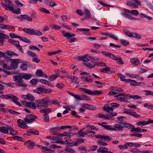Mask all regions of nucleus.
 <instances>
[{"mask_svg": "<svg viewBox=\"0 0 153 153\" xmlns=\"http://www.w3.org/2000/svg\"><path fill=\"white\" fill-rule=\"evenodd\" d=\"M49 100L47 98H45L42 100H36V105L37 107L39 109L41 108V107L45 108L48 107V103Z\"/></svg>", "mask_w": 153, "mask_h": 153, "instance_id": "1", "label": "nucleus"}, {"mask_svg": "<svg viewBox=\"0 0 153 153\" xmlns=\"http://www.w3.org/2000/svg\"><path fill=\"white\" fill-rule=\"evenodd\" d=\"M80 89L81 91L90 95L98 96L102 94L103 93L101 90H96L92 91L89 89L84 88H80Z\"/></svg>", "mask_w": 153, "mask_h": 153, "instance_id": "2", "label": "nucleus"}, {"mask_svg": "<svg viewBox=\"0 0 153 153\" xmlns=\"http://www.w3.org/2000/svg\"><path fill=\"white\" fill-rule=\"evenodd\" d=\"M120 124H115V131L117 129L119 131L123 130V128H126L129 129H132L134 127L133 125L129 124L124 122L120 123Z\"/></svg>", "mask_w": 153, "mask_h": 153, "instance_id": "3", "label": "nucleus"}, {"mask_svg": "<svg viewBox=\"0 0 153 153\" xmlns=\"http://www.w3.org/2000/svg\"><path fill=\"white\" fill-rule=\"evenodd\" d=\"M62 33L63 34L64 37L69 39L70 42L72 43L77 41L76 39L75 38L72 37L75 36V34L70 32H66L65 30H63Z\"/></svg>", "mask_w": 153, "mask_h": 153, "instance_id": "4", "label": "nucleus"}, {"mask_svg": "<svg viewBox=\"0 0 153 153\" xmlns=\"http://www.w3.org/2000/svg\"><path fill=\"white\" fill-rule=\"evenodd\" d=\"M10 61L11 62L10 64V67L11 69H16L18 67L19 63H22V61L20 59H10Z\"/></svg>", "mask_w": 153, "mask_h": 153, "instance_id": "5", "label": "nucleus"}, {"mask_svg": "<svg viewBox=\"0 0 153 153\" xmlns=\"http://www.w3.org/2000/svg\"><path fill=\"white\" fill-rule=\"evenodd\" d=\"M13 56H18V55L15 52L12 51H8L6 52L5 54L0 51V57H3L6 59H9Z\"/></svg>", "mask_w": 153, "mask_h": 153, "instance_id": "6", "label": "nucleus"}, {"mask_svg": "<svg viewBox=\"0 0 153 153\" xmlns=\"http://www.w3.org/2000/svg\"><path fill=\"white\" fill-rule=\"evenodd\" d=\"M5 4L1 3L2 6L6 10H13V4L10 0H5Z\"/></svg>", "mask_w": 153, "mask_h": 153, "instance_id": "7", "label": "nucleus"}, {"mask_svg": "<svg viewBox=\"0 0 153 153\" xmlns=\"http://www.w3.org/2000/svg\"><path fill=\"white\" fill-rule=\"evenodd\" d=\"M37 118V117L33 114H28L24 118V120L27 123H31Z\"/></svg>", "mask_w": 153, "mask_h": 153, "instance_id": "8", "label": "nucleus"}, {"mask_svg": "<svg viewBox=\"0 0 153 153\" xmlns=\"http://www.w3.org/2000/svg\"><path fill=\"white\" fill-rule=\"evenodd\" d=\"M17 19L19 20L20 21H22L24 19L29 21H32V18L30 16H29L27 15H21L17 17Z\"/></svg>", "mask_w": 153, "mask_h": 153, "instance_id": "9", "label": "nucleus"}, {"mask_svg": "<svg viewBox=\"0 0 153 153\" xmlns=\"http://www.w3.org/2000/svg\"><path fill=\"white\" fill-rule=\"evenodd\" d=\"M126 94H123L122 93H120L119 94H118V93L115 92V97L123 96L124 97L123 102L126 103L130 102L131 101L130 99V98H129L128 97H126Z\"/></svg>", "mask_w": 153, "mask_h": 153, "instance_id": "10", "label": "nucleus"}, {"mask_svg": "<svg viewBox=\"0 0 153 153\" xmlns=\"http://www.w3.org/2000/svg\"><path fill=\"white\" fill-rule=\"evenodd\" d=\"M124 13H122V14L125 17L130 19H133L132 16L129 14L131 13L130 10L125 8L124 9Z\"/></svg>", "mask_w": 153, "mask_h": 153, "instance_id": "11", "label": "nucleus"}, {"mask_svg": "<svg viewBox=\"0 0 153 153\" xmlns=\"http://www.w3.org/2000/svg\"><path fill=\"white\" fill-rule=\"evenodd\" d=\"M97 139H100V140H103L105 141H109L112 138L109 136L107 135H103L100 134H98V136H96Z\"/></svg>", "mask_w": 153, "mask_h": 153, "instance_id": "12", "label": "nucleus"}, {"mask_svg": "<svg viewBox=\"0 0 153 153\" xmlns=\"http://www.w3.org/2000/svg\"><path fill=\"white\" fill-rule=\"evenodd\" d=\"M153 123V120H148L147 121H140L137 123L136 124L137 126H140L142 125V126H144L148 125L149 123Z\"/></svg>", "mask_w": 153, "mask_h": 153, "instance_id": "13", "label": "nucleus"}, {"mask_svg": "<svg viewBox=\"0 0 153 153\" xmlns=\"http://www.w3.org/2000/svg\"><path fill=\"white\" fill-rule=\"evenodd\" d=\"M103 108L104 111L108 113H112L114 110L113 108L112 107H110L108 104H105Z\"/></svg>", "mask_w": 153, "mask_h": 153, "instance_id": "14", "label": "nucleus"}, {"mask_svg": "<svg viewBox=\"0 0 153 153\" xmlns=\"http://www.w3.org/2000/svg\"><path fill=\"white\" fill-rule=\"evenodd\" d=\"M36 100L35 102H25L26 105L28 108H30L31 109H35L36 108Z\"/></svg>", "mask_w": 153, "mask_h": 153, "instance_id": "15", "label": "nucleus"}, {"mask_svg": "<svg viewBox=\"0 0 153 153\" xmlns=\"http://www.w3.org/2000/svg\"><path fill=\"white\" fill-rule=\"evenodd\" d=\"M130 131L131 132H135L137 133L142 132H146L147 131V130L146 129H141L140 128L138 127L134 128V127L132 128V129L130 130Z\"/></svg>", "mask_w": 153, "mask_h": 153, "instance_id": "16", "label": "nucleus"}, {"mask_svg": "<svg viewBox=\"0 0 153 153\" xmlns=\"http://www.w3.org/2000/svg\"><path fill=\"white\" fill-rule=\"evenodd\" d=\"M20 75L22 77V78L25 80L30 79L33 76L30 74L25 73L20 74Z\"/></svg>", "mask_w": 153, "mask_h": 153, "instance_id": "17", "label": "nucleus"}, {"mask_svg": "<svg viewBox=\"0 0 153 153\" xmlns=\"http://www.w3.org/2000/svg\"><path fill=\"white\" fill-rule=\"evenodd\" d=\"M69 94L71 96H72L74 98H75L76 100H84L83 95H82L81 97L79 96L76 94H74L73 93L71 92H69Z\"/></svg>", "mask_w": 153, "mask_h": 153, "instance_id": "18", "label": "nucleus"}, {"mask_svg": "<svg viewBox=\"0 0 153 153\" xmlns=\"http://www.w3.org/2000/svg\"><path fill=\"white\" fill-rule=\"evenodd\" d=\"M26 143L28 144L27 147L29 149H33L35 145L34 142L31 141L30 140L25 141V144H26Z\"/></svg>", "mask_w": 153, "mask_h": 153, "instance_id": "19", "label": "nucleus"}, {"mask_svg": "<svg viewBox=\"0 0 153 153\" xmlns=\"http://www.w3.org/2000/svg\"><path fill=\"white\" fill-rule=\"evenodd\" d=\"M8 131H10V133L12 135H18V132L10 126H7Z\"/></svg>", "mask_w": 153, "mask_h": 153, "instance_id": "20", "label": "nucleus"}, {"mask_svg": "<svg viewBox=\"0 0 153 153\" xmlns=\"http://www.w3.org/2000/svg\"><path fill=\"white\" fill-rule=\"evenodd\" d=\"M126 97H128L129 98L133 99L134 100H138L142 98V97L138 95H132L129 94H126Z\"/></svg>", "mask_w": 153, "mask_h": 153, "instance_id": "21", "label": "nucleus"}, {"mask_svg": "<svg viewBox=\"0 0 153 153\" xmlns=\"http://www.w3.org/2000/svg\"><path fill=\"white\" fill-rule=\"evenodd\" d=\"M44 89L43 88L39 87L37 88L35 90H33L34 93H36L39 94H42V93H44Z\"/></svg>", "mask_w": 153, "mask_h": 153, "instance_id": "22", "label": "nucleus"}, {"mask_svg": "<svg viewBox=\"0 0 153 153\" xmlns=\"http://www.w3.org/2000/svg\"><path fill=\"white\" fill-rule=\"evenodd\" d=\"M102 53L106 57H109L110 58L114 60H115V56L114 55L109 53H107L105 51H102Z\"/></svg>", "mask_w": 153, "mask_h": 153, "instance_id": "23", "label": "nucleus"}, {"mask_svg": "<svg viewBox=\"0 0 153 153\" xmlns=\"http://www.w3.org/2000/svg\"><path fill=\"white\" fill-rule=\"evenodd\" d=\"M89 56L88 54H86L84 56L79 57V59L80 60L87 62L89 61Z\"/></svg>", "mask_w": 153, "mask_h": 153, "instance_id": "24", "label": "nucleus"}, {"mask_svg": "<svg viewBox=\"0 0 153 153\" xmlns=\"http://www.w3.org/2000/svg\"><path fill=\"white\" fill-rule=\"evenodd\" d=\"M115 61L119 65H122L124 64L123 59L120 56H117L115 57Z\"/></svg>", "mask_w": 153, "mask_h": 153, "instance_id": "25", "label": "nucleus"}, {"mask_svg": "<svg viewBox=\"0 0 153 153\" xmlns=\"http://www.w3.org/2000/svg\"><path fill=\"white\" fill-rule=\"evenodd\" d=\"M131 62L133 65H137L140 64V60L136 58H132L131 59Z\"/></svg>", "mask_w": 153, "mask_h": 153, "instance_id": "26", "label": "nucleus"}, {"mask_svg": "<svg viewBox=\"0 0 153 153\" xmlns=\"http://www.w3.org/2000/svg\"><path fill=\"white\" fill-rule=\"evenodd\" d=\"M27 132L28 133H31L35 135H38L39 134V132L38 131L34 129H28Z\"/></svg>", "mask_w": 153, "mask_h": 153, "instance_id": "27", "label": "nucleus"}, {"mask_svg": "<svg viewBox=\"0 0 153 153\" xmlns=\"http://www.w3.org/2000/svg\"><path fill=\"white\" fill-rule=\"evenodd\" d=\"M108 150V149L106 148L101 147L97 150V152L98 153H105Z\"/></svg>", "mask_w": 153, "mask_h": 153, "instance_id": "28", "label": "nucleus"}, {"mask_svg": "<svg viewBox=\"0 0 153 153\" xmlns=\"http://www.w3.org/2000/svg\"><path fill=\"white\" fill-rule=\"evenodd\" d=\"M8 128L7 126L5 127H0V131L2 133L7 134L8 133Z\"/></svg>", "mask_w": 153, "mask_h": 153, "instance_id": "29", "label": "nucleus"}, {"mask_svg": "<svg viewBox=\"0 0 153 153\" xmlns=\"http://www.w3.org/2000/svg\"><path fill=\"white\" fill-rule=\"evenodd\" d=\"M32 35H36L38 36H41L42 35V33L38 30L33 29Z\"/></svg>", "mask_w": 153, "mask_h": 153, "instance_id": "30", "label": "nucleus"}, {"mask_svg": "<svg viewBox=\"0 0 153 153\" xmlns=\"http://www.w3.org/2000/svg\"><path fill=\"white\" fill-rule=\"evenodd\" d=\"M6 96L7 100L12 99V101H13V100H16V97L12 94H9L8 95H6Z\"/></svg>", "mask_w": 153, "mask_h": 153, "instance_id": "31", "label": "nucleus"}, {"mask_svg": "<svg viewBox=\"0 0 153 153\" xmlns=\"http://www.w3.org/2000/svg\"><path fill=\"white\" fill-rule=\"evenodd\" d=\"M85 17L88 18H91V14L90 11L88 9H85Z\"/></svg>", "mask_w": 153, "mask_h": 153, "instance_id": "32", "label": "nucleus"}, {"mask_svg": "<svg viewBox=\"0 0 153 153\" xmlns=\"http://www.w3.org/2000/svg\"><path fill=\"white\" fill-rule=\"evenodd\" d=\"M13 78L16 83H17L20 81H21V80L22 79V77L21 76H20L17 75L14 76H13Z\"/></svg>", "mask_w": 153, "mask_h": 153, "instance_id": "33", "label": "nucleus"}, {"mask_svg": "<svg viewBox=\"0 0 153 153\" xmlns=\"http://www.w3.org/2000/svg\"><path fill=\"white\" fill-rule=\"evenodd\" d=\"M124 113L132 115L133 114L136 113L135 111L134 110H131L130 109H126L124 111Z\"/></svg>", "mask_w": 153, "mask_h": 153, "instance_id": "34", "label": "nucleus"}, {"mask_svg": "<svg viewBox=\"0 0 153 153\" xmlns=\"http://www.w3.org/2000/svg\"><path fill=\"white\" fill-rule=\"evenodd\" d=\"M85 128H82L78 132V134L82 137H84L85 135L88 134L86 132L84 131Z\"/></svg>", "mask_w": 153, "mask_h": 153, "instance_id": "35", "label": "nucleus"}, {"mask_svg": "<svg viewBox=\"0 0 153 153\" xmlns=\"http://www.w3.org/2000/svg\"><path fill=\"white\" fill-rule=\"evenodd\" d=\"M23 31L25 33H27L28 34L30 35H32V32L33 31V29H29L27 28H25L23 29Z\"/></svg>", "mask_w": 153, "mask_h": 153, "instance_id": "36", "label": "nucleus"}, {"mask_svg": "<svg viewBox=\"0 0 153 153\" xmlns=\"http://www.w3.org/2000/svg\"><path fill=\"white\" fill-rule=\"evenodd\" d=\"M59 75L58 74L56 73V75L53 74L50 76L49 77V79L51 81H52L54 80H55L57 77H59Z\"/></svg>", "mask_w": 153, "mask_h": 153, "instance_id": "37", "label": "nucleus"}, {"mask_svg": "<svg viewBox=\"0 0 153 153\" xmlns=\"http://www.w3.org/2000/svg\"><path fill=\"white\" fill-rule=\"evenodd\" d=\"M69 132H63L62 133H57L55 134H54V135H56L58 136V137H62L63 136H66V135H69Z\"/></svg>", "mask_w": 153, "mask_h": 153, "instance_id": "38", "label": "nucleus"}, {"mask_svg": "<svg viewBox=\"0 0 153 153\" xmlns=\"http://www.w3.org/2000/svg\"><path fill=\"white\" fill-rule=\"evenodd\" d=\"M84 65L86 66L87 68L89 69L94 68L95 66V65L92 64L89 62L84 63Z\"/></svg>", "mask_w": 153, "mask_h": 153, "instance_id": "39", "label": "nucleus"}, {"mask_svg": "<svg viewBox=\"0 0 153 153\" xmlns=\"http://www.w3.org/2000/svg\"><path fill=\"white\" fill-rule=\"evenodd\" d=\"M9 43L12 44L16 45V47L19 45V42L18 41L14 40L12 39H9L8 40Z\"/></svg>", "mask_w": 153, "mask_h": 153, "instance_id": "40", "label": "nucleus"}, {"mask_svg": "<svg viewBox=\"0 0 153 153\" xmlns=\"http://www.w3.org/2000/svg\"><path fill=\"white\" fill-rule=\"evenodd\" d=\"M16 84L19 87H25L26 86V84L23 82L22 79L21 80V81H20L17 83H16Z\"/></svg>", "mask_w": 153, "mask_h": 153, "instance_id": "41", "label": "nucleus"}, {"mask_svg": "<svg viewBox=\"0 0 153 153\" xmlns=\"http://www.w3.org/2000/svg\"><path fill=\"white\" fill-rule=\"evenodd\" d=\"M50 131L51 132H56V131H60L59 127L56 126L50 129Z\"/></svg>", "mask_w": 153, "mask_h": 153, "instance_id": "42", "label": "nucleus"}, {"mask_svg": "<svg viewBox=\"0 0 153 153\" xmlns=\"http://www.w3.org/2000/svg\"><path fill=\"white\" fill-rule=\"evenodd\" d=\"M120 42L123 45L125 46H128L129 44V42L125 40H120Z\"/></svg>", "mask_w": 153, "mask_h": 153, "instance_id": "43", "label": "nucleus"}, {"mask_svg": "<svg viewBox=\"0 0 153 153\" xmlns=\"http://www.w3.org/2000/svg\"><path fill=\"white\" fill-rule=\"evenodd\" d=\"M98 115L101 118H104L105 119H110V117L108 115H105L103 114H98Z\"/></svg>", "mask_w": 153, "mask_h": 153, "instance_id": "44", "label": "nucleus"}, {"mask_svg": "<svg viewBox=\"0 0 153 153\" xmlns=\"http://www.w3.org/2000/svg\"><path fill=\"white\" fill-rule=\"evenodd\" d=\"M125 118L126 117L123 116L117 117V120H116V123H120L124 122L123 121V118Z\"/></svg>", "mask_w": 153, "mask_h": 153, "instance_id": "45", "label": "nucleus"}, {"mask_svg": "<svg viewBox=\"0 0 153 153\" xmlns=\"http://www.w3.org/2000/svg\"><path fill=\"white\" fill-rule=\"evenodd\" d=\"M43 119L45 122H48L49 121V117L48 114H45L43 116Z\"/></svg>", "mask_w": 153, "mask_h": 153, "instance_id": "46", "label": "nucleus"}, {"mask_svg": "<svg viewBox=\"0 0 153 153\" xmlns=\"http://www.w3.org/2000/svg\"><path fill=\"white\" fill-rule=\"evenodd\" d=\"M18 39H19L21 41H22L23 42L28 43H30V40L27 39L25 38L24 37H21L20 36H19Z\"/></svg>", "mask_w": 153, "mask_h": 153, "instance_id": "47", "label": "nucleus"}, {"mask_svg": "<svg viewBox=\"0 0 153 153\" xmlns=\"http://www.w3.org/2000/svg\"><path fill=\"white\" fill-rule=\"evenodd\" d=\"M27 54L32 57H38L37 55L35 53L30 51H27Z\"/></svg>", "mask_w": 153, "mask_h": 153, "instance_id": "48", "label": "nucleus"}, {"mask_svg": "<svg viewBox=\"0 0 153 153\" xmlns=\"http://www.w3.org/2000/svg\"><path fill=\"white\" fill-rule=\"evenodd\" d=\"M83 107L88 109L92 110L93 109V106L86 104H84L83 105Z\"/></svg>", "mask_w": 153, "mask_h": 153, "instance_id": "49", "label": "nucleus"}, {"mask_svg": "<svg viewBox=\"0 0 153 153\" xmlns=\"http://www.w3.org/2000/svg\"><path fill=\"white\" fill-rule=\"evenodd\" d=\"M27 100L31 101H33L35 100V97L30 94H28L27 95Z\"/></svg>", "mask_w": 153, "mask_h": 153, "instance_id": "50", "label": "nucleus"}, {"mask_svg": "<svg viewBox=\"0 0 153 153\" xmlns=\"http://www.w3.org/2000/svg\"><path fill=\"white\" fill-rule=\"evenodd\" d=\"M38 83V81L36 79L34 78L31 79L30 81V83L32 85H35Z\"/></svg>", "mask_w": 153, "mask_h": 153, "instance_id": "51", "label": "nucleus"}, {"mask_svg": "<svg viewBox=\"0 0 153 153\" xmlns=\"http://www.w3.org/2000/svg\"><path fill=\"white\" fill-rule=\"evenodd\" d=\"M68 78L71 80H73V81L75 83L78 80V78L75 76L70 75L68 76Z\"/></svg>", "mask_w": 153, "mask_h": 153, "instance_id": "52", "label": "nucleus"}, {"mask_svg": "<svg viewBox=\"0 0 153 153\" xmlns=\"http://www.w3.org/2000/svg\"><path fill=\"white\" fill-rule=\"evenodd\" d=\"M36 75L38 76L41 77L43 75V72L41 69H38L36 73Z\"/></svg>", "mask_w": 153, "mask_h": 153, "instance_id": "53", "label": "nucleus"}, {"mask_svg": "<svg viewBox=\"0 0 153 153\" xmlns=\"http://www.w3.org/2000/svg\"><path fill=\"white\" fill-rule=\"evenodd\" d=\"M18 125L21 128L27 129L28 128V126L24 123H22L18 124Z\"/></svg>", "mask_w": 153, "mask_h": 153, "instance_id": "54", "label": "nucleus"}, {"mask_svg": "<svg viewBox=\"0 0 153 153\" xmlns=\"http://www.w3.org/2000/svg\"><path fill=\"white\" fill-rule=\"evenodd\" d=\"M11 26L8 25H5V24H1L0 25V28L3 29H7L10 27Z\"/></svg>", "mask_w": 153, "mask_h": 153, "instance_id": "55", "label": "nucleus"}, {"mask_svg": "<svg viewBox=\"0 0 153 153\" xmlns=\"http://www.w3.org/2000/svg\"><path fill=\"white\" fill-rule=\"evenodd\" d=\"M73 135V134H72L71 135V134L69 133V135H66L67 136L65 137V140L67 142L71 141V137Z\"/></svg>", "mask_w": 153, "mask_h": 153, "instance_id": "56", "label": "nucleus"}, {"mask_svg": "<svg viewBox=\"0 0 153 153\" xmlns=\"http://www.w3.org/2000/svg\"><path fill=\"white\" fill-rule=\"evenodd\" d=\"M50 26L53 29H56L57 30H60L61 28V27L56 25L51 24Z\"/></svg>", "mask_w": 153, "mask_h": 153, "instance_id": "57", "label": "nucleus"}, {"mask_svg": "<svg viewBox=\"0 0 153 153\" xmlns=\"http://www.w3.org/2000/svg\"><path fill=\"white\" fill-rule=\"evenodd\" d=\"M12 11H13V13L16 14H20L21 13V9L19 8H17V9H15L14 10L13 9Z\"/></svg>", "mask_w": 153, "mask_h": 153, "instance_id": "58", "label": "nucleus"}, {"mask_svg": "<svg viewBox=\"0 0 153 153\" xmlns=\"http://www.w3.org/2000/svg\"><path fill=\"white\" fill-rule=\"evenodd\" d=\"M13 138L15 140H18L19 141H23V138L20 137L18 136H14Z\"/></svg>", "mask_w": 153, "mask_h": 153, "instance_id": "59", "label": "nucleus"}, {"mask_svg": "<svg viewBox=\"0 0 153 153\" xmlns=\"http://www.w3.org/2000/svg\"><path fill=\"white\" fill-rule=\"evenodd\" d=\"M97 144L100 146H105L107 145V144L106 143L102 141H97Z\"/></svg>", "mask_w": 153, "mask_h": 153, "instance_id": "60", "label": "nucleus"}, {"mask_svg": "<svg viewBox=\"0 0 153 153\" xmlns=\"http://www.w3.org/2000/svg\"><path fill=\"white\" fill-rule=\"evenodd\" d=\"M39 10L42 12L45 13L47 14H50V11L48 10L43 8H41L39 9Z\"/></svg>", "mask_w": 153, "mask_h": 153, "instance_id": "61", "label": "nucleus"}, {"mask_svg": "<svg viewBox=\"0 0 153 153\" xmlns=\"http://www.w3.org/2000/svg\"><path fill=\"white\" fill-rule=\"evenodd\" d=\"M38 1L39 2H42V0H30V4H36L37 3Z\"/></svg>", "mask_w": 153, "mask_h": 153, "instance_id": "62", "label": "nucleus"}, {"mask_svg": "<svg viewBox=\"0 0 153 153\" xmlns=\"http://www.w3.org/2000/svg\"><path fill=\"white\" fill-rule=\"evenodd\" d=\"M123 91V89L120 87H118L117 86L115 87V92L119 94L120 92H122Z\"/></svg>", "mask_w": 153, "mask_h": 153, "instance_id": "63", "label": "nucleus"}, {"mask_svg": "<svg viewBox=\"0 0 153 153\" xmlns=\"http://www.w3.org/2000/svg\"><path fill=\"white\" fill-rule=\"evenodd\" d=\"M75 151L71 148H68L66 149L65 153H74Z\"/></svg>", "mask_w": 153, "mask_h": 153, "instance_id": "64", "label": "nucleus"}]
</instances>
